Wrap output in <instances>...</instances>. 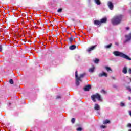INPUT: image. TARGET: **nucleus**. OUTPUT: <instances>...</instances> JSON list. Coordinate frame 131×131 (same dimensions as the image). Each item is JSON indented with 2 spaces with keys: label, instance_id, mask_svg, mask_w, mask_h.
Returning <instances> with one entry per match:
<instances>
[{
  "label": "nucleus",
  "instance_id": "1",
  "mask_svg": "<svg viewBox=\"0 0 131 131\" xmlns=\"http://www.w3.org/2000/svg\"><path fill=\"white\" fill-rule=\"evenodd\" d=\"M121 20H122V15H119L114 16L112 19L111 22L113 25H118V24H120Z\"/></svg>",
  "mask_w": 131,
  "mask_h": 131
},
{
  "label": "nucleus",
  "instance_id": "2",
  "mask_svg": "<svg viewBox=\"0 0 131 131\" xmlns=\"http://www.w3.org/2000/svg\"><path fill=\"white\" fill-rule=\"evenodd\" d=\"M113 54L115 56H117V57H121V58H123L124 59H126V60H129L131 61V58L128 57V56L124 54V53L122 52H120L119 51H114Z\"/></svg>",
  "mask_w": 131,
  "mask_h": 131
},
{
  "label": "nucleus",
  "instance_id": "3",
  "mask_svg": "<svg viewBox=\"0 0 131 131\" xmlns=\"http://www.w3.org/2000/svg\"><path fill=\"white\" fill-rule=\"evenodd\" d=\"M91 99L93 102H96V99H97L98 101L102 102V98H101V95L99 94L96 93V94L92 95L91 96Z\"/></svg>",
  "mask_w": 131,
  "mask_h": 131
},
{
  "label": "nucleus",
  "instance_id": "4",
  "mask_svg": "<svg viewBox=\"0 0 131 131\" xmlns=\"http://www.w3.org/2000/svg\"><path fill=\"white\" fill-rule=\"evenodd\" d=\"M75 78H76V85L78 86L79 85V81H82L81 79L78 78V75L77 74V71L75 72Z\"/></svg>",
  "mask_w": 131,
  "mask_h": 131
},
{
  "label": "nucleus",
  "instance_id": "5",
  "mask_svg": "<svg viewBox=\"0 0 131 131\" xmlns=\"http://www.w3.org/2000/svg\"><path fill=\"white\" fill-rule=\"evenodd\" d=\"M126 39L124 41V43H126V42H128V41H130L131 40V33H129L128 35H126L125 36Z\"/></svg>",
  "mask_w": 131,
  "mask_h": 131
},
{
  "label": "nucleus",
  "instance_id": "6",
  "mask_svg": "<svg viewBox=\"0 0 131 131\" xmlns=\"http://www.w3.org/2000/svg\"><path fill=\"white\" fill-rule=\"evenodd\" d=\"M107 6L111 10H113V8H114V5H113V3L112 2L109 1L107 3Z\"/></svg>",
  "mask_w": 131,
  "mask_h": 131
},
{
  "label": "nucleus",
  "instance_id": "7",
  "mask_svg": "<svg viewBox=\"0 0 131 131\" xmlns=\"http://www.w3.org/2000/svg\"><path fill=\"white\" fill-rule=\"evenodd\" d=\"M96 47H97V45L92 46L91 47L87 49L88 53H90L91 51H93V50H95L96 49Z\"/></svg>",
  "mask_w": 131,
  "mask_h": 131
},
{
  "label": "nucleus",
  "instance_id": "8",
  "mask_svg": "<svg viewBox=\"0 0 131 131\" xmlns=\"http://www.w3.org/2000/svg\"><path fill=\"white\" fill-rule=\"evenodd\" d=\"M99 77H102L103 76H104L105 77H107L108 76V74L106 73L105 72H102L101 73H99L98 74Z\"/></svg>",
  "mask_w": 131,
  "mask_h": 131
},
{
  "label": "nucleus",
  "instance_id": "9",
  "mask_svg": "<svg viewBox=\"0 0 131 131\" xmlns=\"http://www.w3.org/2000/svg\"><path fill=\"white\" fill-rule=\"evenodd\" d=\"M90 90H91V85H90L85 86L84 88V91H85V92H89V91H90Z\"/></svg>",
  "mask_w": 131,
  "mask_h": 131
},
{
  "label": "nucleus",
  "instance_id": "10",
  "mask_svg": "<svg viewBox=\"0 0 131 131\" xmlns=\"http://www.w3.org/2000/svg\"><path fill=\"white\" fill-rule=\"evenodd\" d=\"M122 72L124 74H126V73H127V67H126V66L124 67L123 68Z\"/></svg>",
  "mask_w": 131,
  "mask_h": 131
},
{
  "label": "nucleus",
  "instance_id": "11",
  "mask_svg": "<svg viewBox=\"0 0 131 131\" xmlns=\"http://www.w3.org/2000/svg\"><path fill=\"white\" fill-rule=\"evenodd\" d=\"M94 109H95V110H100V105H99V104L96 103L94 105Z\"/></svg>",
  "mask_w": 131,
  "mask_h": 131
},
{
  "label": "nucleus",
  "instance_id": "12",
  "mask_svg": "<svg viewBox=\"0 0 131 131\" xmlns=\"http://www.w3.org/2000/svg\"><path fill=\"white\" fill-rule=\"evenodd\" d=\"M95 67H93L92 68H91L89 70V72H90V73H93L95 71Z\"/></svg>",
  "mask_w": 131,
  "mask_h": 131
},
{
  "label": "nucleus",
  "instance_id": "13",
  "mask_svg": "<svg viewBox=\"0 0 131 131\" xmlns=\"http://www.w3.org/2000/svg\"><path fill=\"white\" fill-rule=\"evenodd\" d=\"M107 22V18L104 17L100 20V23H106Z\"/></svg>",
  "mask_w": 131,
  "mask_h": 131
},
{
  "label": "nucleus",
  "instance_id": "14",
  "mask_svg": "<svg viewBox=\"0 0 131 131\" xmlns=\"http://www.w3.org/2000/svg\"><path fill=\"white\" fill-rule=\"evenodd\" d=\"M69 49L71 50H75V49H76V46L71 45V46H70Z\"/></svg>",
  "mask_w": 131,
  "mask_h": 131
},
{
  "label": "nucleus",
  "instance_id": "15",
  "mask_svg": "<svg viewBox=\"0 0 131 131\" xmlns=\"http://www.w3.org/2000/svg\"><path fill=\"white\" fill-rule=\"evenodd\" d=\"M94 24H95V25H101V21L95 20V21H94Z\"/></svg>",
  "mask_w": 131,
  "mask_h": 131
},
{
  "label": "nucleus",
  "instance_id": "16",
  "mask_svg": "<svg viewBox=\"0 0 131 131\" xmlns=\"http://www.w3.org/2000/svg\"><path fill=\"white\" fill-rule=\"evenodd\" d=\"M84 76H85V73H84L82 74H80L79 77L78 76V78H80V79H81V78H83V77H84Z\"/></svg>",
  "mask_w": 131,
  "mask_h": 131
},
{
  "label": "nucleus",
  "instance_id": "17",
  "mask_svg": "<svg viewBox=\"0 0 131 131\" xmlns=\"http://www.w3.org/2000/svg\"><path fill=\"white\" fill-rule=\"evenodd\" d=\"M111 47H112V43H110V45H106L104 46V48L105 49H110L111 48Z\"/></svg>",
  "mask_w": 131,
  "mask_h": 131
},
{
  "label": "nucleus",
  "instance_id": "18",
  "mask_svg": "<svg viewBox=\"0 0 131 131\" xmlns=\"http://www.w3.org/2000/svg\"><path fill=\"white\" fill-rule=\"evenodd\" d=\"M94 1L97 5H101V2H100V0H94Z\"/></svg>",
  "mask_w": 131,
  "mask_h": 131
},
{
  "label": "nucleus",
  "instance_id": "19",
  "mask_svg": "<svg viewBox=\"0 0 131 131\" xmlns=\"http://www.w3.org/2000/svg\"><path fill=\"white\" fill-rule=\"evenodd\" d=\"M107 123H110V121L108 120H105L103 121V124H107Z\"/></svg>",
  "mask_w": 131,
  "mask_h": 131
},
{
  "label": "nucleus",
  "instance_id": "20",
  "mask_svg": "<svg viewBox=\"0 0 131 131\" xmlns=\"http://www.w3.org/2000/svg\"><path fill=\"white\" fill-rule=\"evenodd\" d=\"M105 69L107 72L109 71H112V70L111 69V68L108 67H105Z\"/></svg>",
  "mask_w": 131,
  "mask_h": 131
},
{
  "label": "nucleus",
  "instance_id": "21",
  "mask_svg": "<svg viewBox=\"0 0 131 131\" xmlns=\"http://www.w3.org/2000/svg\"><path fill=\"white\" fill-rule=\"evenodd\" d=\"M120 105L121 107H125V104L124 103L121 102L120 104Z\"/></svg>",
  "mask_w": 131,
  "mask_h": 131
},
{
  "label": "nucleus",
  "instance_id": "22",
  "mask_svg": "<svg viewBox=\"0 0 131 131\" xmlns=\"http://www.w3.org/2000/svg\"><path fill=\"white\" fill-rule=\"evenodd\" d=\"M99 59L96 58L94 61V63H95L96 64H98V63H99Z\"/></svg>",
  "mask_w": 131,
  "mask_h": 131
},
{
  "label": "nucleus",
  "instance_id": "23",
  "mask_svg": "<svg viewBox=\"0 0 131 131\" xmlns=\"http://www.w3.org/2000/svg\"><path fill=\"white\" fill-rule=\"evenodd\" d=\"M9 82L11 84H14V81H13V79H10L9 81Z\"/></svg>",
  "mask_w": 131,
  "mask_h": 131
},
{
  "label": "nucleus",
  "instance_id": "24",
  "mask_svg": "<svg viewBox=\"0 0 131 131\" xmlns=\"http://www.w3.org/2000/svg\"><path fill=\"white\" fill-rule=\"evenodd\" d=\"M62 8H60L57 10L58 13H62Z\"/></svg>",
  "mask_w": 131,
  "mask_h": 131
},
{
  "label": "nucleus",
  "instance_id": "25",
  "mask_svg": "<svg viewBox=\"0 0 131 131\" xmlns=\"http://www.w3.org/2000/svg\"><path fill=\"white\" fill-rule=\"evenodd\" d=\"M71 122H72V123H74L75 122V119L74 118H73L72 119V120H71Z\"/></svg>",
  "mask_w": 131,
  "mask_h": 131
},
{
  "label": "nucleus",
  "instance_id": "26",
  "mask_svg": "<svg viewBox=\"0 0 131 131\" xmlns=\"http://www.w3.org/2000/svg\"><path fill=\"white\" fill-rule=\"evenodd\" d=\"M100 128H106V126L101 125V126H100Z\"/></svg>",
  "mask_w": 131,
  "mask_h": 131
},
{
  "label": "nucleus",
  "instance_id": "27",
  "mask_svg": "<svg viewBox=\"0 0 131 131\" xmlns=\"http://www.w3.org/2000/svg\"><path fill=\"white\" fill-rule=\"evenodd\" d=\"M77 131H81L82 130V128H80V127H79L77 129Z\"/></svg>",
  "mask_w": 131,
  "mask_h": 131
},
{
  "label": "nucleus",
  "instance_id": "28",
  "mask_svg": "<svg viewBox=\"0 0 131 131\" xmlns=\"http://www.w3.org/2000/svg\"><path fill=\"white\" fill-rule=\"evenodd\" d=\"M69 40L71 42L73 41V38L70 37V38H69Z\"/></svg>",
  "mask_w": 131,
  "mask_h": 131
},
{
  "label": "nucleus",
  "instance_id": "29",
  "mask_svg": "<svg viewBox=\"0 0 131 131\" xmlns=\"http://www.w3.org/2000/svg\"><path fill=\"white\" fill-rule=\"evenodd\" d=\"M101 93H102V94H106V91H105V90H102L101 91Z\"/></svg>",
  "mask_w": 131,
  "mask_h": 131
},
{
  "label": "nucleus",
  "instance_id": "30",
  "mask_svg": "<svg viewBox=\"0 0 131 131\" xmlns=\"http://www.w3.org/2000/svg\"><path fill=\"white\" fill-rule=\"evenodd\" d=\"M127 127H130L131 128V124L130 123H128L127 125Z\"/></svg>",
  "mask_w": 131,
  "mask_h": 131
},
{
  "label": "nucleus",
  "instance_id": "31",
  "mask_svg": "<svg viewBox=\"0 0 131 131\" xmlns=\"http://www.w3.org/2000/svg\"><path fill=\"white\" fill-rule=\"evenodd\" d=\"M3 50V47H2V45H0V52H2Z\"/></svg>",
  "mask_w": 131,
  "mask_h": 131
},
{
  "label": "nucleus",
  "instance_id": "32",
  "mask_svg": "<svg viewBox=\"0 0 131 131\" xmlns=\"http://www.w3.org/2000/svg\"><path fill=\"white\" fill-rule=\"evenodd\" d=\"M56 98L57 99H61V96H57Z\"/></svg>",
  "mask_w": 131,
  "mask_h": 131
},
{
  "label": "nucleus",
  "instance_id": "33",
  "mask_svg": "<svg viewBox=\"0 0 131 131\" xmlns=\"http://www.w3.org/2000/svg\"><path fill=\"white\" fill-rule=\"evenodd\" d=\"M128 72H129V74H131V69H129Z\"/></svg>",
  "mask_w": 131,
  "mask_h": 131
},
{
  "label": "nucleus",
  "instance_id": "34",
  "mask_svg": "<svg viewBox=\"0 0 131 131\" xmlns=\"http://www.w3.org/2000/svg\"><path fill=\"white\" fill-rule=\"evenodd\" d=\"M129 27H126V30H129Z\"/></svg>",
  "mask_w": 131,
  "mask_h": 131
},
{
  "label": "nucleus",
  "instance_id": "35",
  "mask_svg": "<svg viewBox=\"0 0 131 131\" xmlns=\"http://www.w3.org/2000/svg\"><path fill=\"white\" fill-rule=\"evenodd\" d=\"M128 100H131L130 97L129 96V97H128Z\"/></svg>",
  "mask_w": 131,
  "mask_h": 131
},
{
  "label": "nucleus",
  "instance_id": "36",
  "mask_svg": "<svg viewBox=\"0 0 131 131\" xmlns=\"http://www.w3.org/2000/svg\"><path fill=\"white\" fill-rule=\"evenodd\" d=\"M115 45H116V46H118V42H116V43H115Z\"/></svg>",
  "mask_w": 131,
  "mask_h": 131
},
{
  "label": "nucleus",
  "instance_id": "37",
  "mask_svg": "<svg viewBox=\"0 0 131 131\" xmlns=\"http://www.w3.org/2000/svg\"><path fill=\"white\" fill-rule=\"evenodd\" d=\"M113 79H115V78H114V77H112Z\"/></svg>",
  "mask_w": 131,
  "mask_h": 131
},
{
  "label": "nucleus",
  "instance_id": "38",
  "mask_svg": "<svg viewBox=\"0 0 131 131\" xmlns=\"http://www.w3.org/2000/svg\"><path fill=\"white\" fill-rule=\"evenodd\" d=\"M128 131H131V129H129Z\"/></svg>",
  "mask_w": 131,
  "mask_h": 131
}]
</instances>
